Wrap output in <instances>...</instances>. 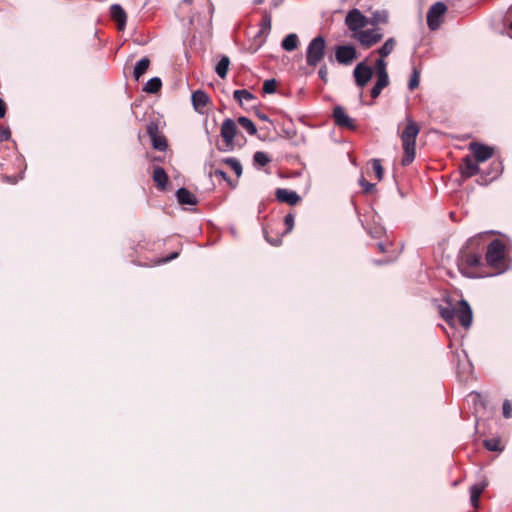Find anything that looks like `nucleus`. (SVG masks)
<instances>
[{
  "label": "nucleus",
  "instance_id": "f257e3e1",
  "mask_svg": "<svg viewBox=\"0 0 512 512\" xmlns=\"http://www.w3.org/2000/svg\"><path fill=\"white\" fill-rule=\"evenodd\" d=\"M407 124L402 133L400 134L404 156L401 160L403 166L410 165L416 155V138L419 134L420 127L410 117L406 118Z\"/></svg>",
  "mask_w": 512,
  "mask_h": 512
},
{
  "label": "nucleus",
  "instance_id": "f03ea898",
  "mask_svg": "<svg viewBox=\"0 0 512 512\" xmlns=\"http://www.w3.org/2000/svg\"><path fill=\"white\" fill-rule=\"evenodd\" d=\"M485 260L488 266L498 270L496 275L502 274L509 269L506 263V246L502 240L494 239L489 243Z\"/></svg>",
  "mask_w": 512,
  "mask_h": 512
},
{
  "label": "nucleus",
  "instance_id": "7ed1b4c3",
  "mask_svg": "<svg viewBox=\"0 0 512 512\" xmlns=\"http://www.w3.org/2000/svg\"><path fill=\"white\" fill-rule=\"evenodd\" d=\"M326 50V40L319 35L314 37L306 49V63L310 67H316L324 58Z\"/></svg>",
  "mask_w": 512,
  "mask_h": 512
},
{
  "label": "nucleus",
  "instance_id": "20e7f679",
  "mask_svg": "<svg viewBox=\"0 0 512 512\" xmlns=\"http://www.w3.org/2000/svg\"><path fill=\"white\" fill-rule=\"evenodd\" d=\"M481 264V256L476 253H463L458 259V269L467 278H476L477 275L471 269L479 267Z\"/></svg>",
  "mask_w": 512,
  "mask_h": 512
},
{
  "label": "nucleus",
  "instance_id": "39448f33",
  "mask_svg": "<svg viewBox=\"0 0 512 512\" xmlns=\"http://www.w3.org/2000/svg\"><path fill=\"white\" fill-rule=\"evenodd\" d=\"M237 133V126L234 120L227 118L221 125V136L225 142L223 148H219L220 151L229 152L234 149V138Z\"/></svg>",
  "mask_w": 512,
  "mask_h": 512
},
{
  "label": "nucleus",
  "instance_id": "423d86ee",
  "mask_svg": "<svg viewBox=\"0 0 512 512\" xmlns=\"http://www.w3.org/2000/svg\"><path fill=\"white\" fill-rule=\"evenodd\" d=\"M345 24L350 31H352L354 34H357L367 26L368 19L361 13L360 10L354 8L347 13Z\"/></svg>",
  "mask_w": 512,
  "mask_h": 512
},
{
  "label": "nucleus",
  "instance_id": "0eeeda50",
  "mask_svg": "<svg viewBox=\"0 0 512 512\" xmlns=\"http://www.w3.org/2000/svg\"><path fill=\"white\" fill-rule=\"evenodd\" d=\"M447 11V7L443 2L434 3L427 12V25L430 30H437L441 23V18Z\"/></svg>",
  "mask_w": 512,
  "mask_h": 512
},
{
  "label": "nucleus",
  "instance_id": "6e6552de",
  "mask_svg": "<svg viewBox=\"0 0 512 512\" xmlns=\"http://www.w3.org/2000/svg\"><path fill=\"white\" fill-rule=\"evenodd\" d=\"M353 38L358 40L364 48H370L382 40L383 34L379 29H362L357 34H353Z\"/></svg>",
  "mask_w": 512,
  "mask_h": 512
},
{
  "label": "nucleus",
  "instance_id": "1a4fd4ad",
  "mask_svg": "<svg viewBox=\"0 0 512 512\" xmlns=\"http://www.w3.org/2000/svg\"><path fill=\"white\" fill-rule=\"evenodd\" d=\"M357 58L356 48L351 45H339L335 49V60L342 65H350Z\"/></svg>",
  "mask_w": 512,
  "mask_h": 512
},
{
  "label": "nucleus",
  "instance_id": "9d476101",
  "mask_svg": "<svg viewBox=\"0 0 512 512\" xmlns=\"http://www.w3.org/2000/svg\"><path fill=\"white\" fill-rule=\"evenodd\" d=\"M373 70L365 62L358 63L353 70L355 84L359 88H363L372 79Z\"/></svg>",
  "mask_w": 512,
  "mask_h": 512
},
{
  "label": "nucleus",
  "instance_id": "9b49d317",
  "mask_svg": "<svg viewBox=\"0 0 512 512\" xmlns=\"http://www.w3.org/2000/svg\"><path fill=\"white\" fill-rule=\"evenodd\" d=\"M469 150L473 153L476 162L479 163L487 161L494 154V149L491 146L479 142H471L469 144Z\"/></svg>",
  "mask_w": 512,
  "mask_h": 512
},
{
  "label": "nucleus",
  "instance_id": "f8f14e48",
  "mask_svg": "<svg viewBox=\"0 0 512 512\" xmlns=\"http://www.w3.org/2000/svg\"><path fill=\"white\" fill-rule=\"evenodd\" d=\"M146 132L151 138L152 147L158 151H165L167 149V141L163 136L158 135V125L150 122L146 127Z\"/></svg>",
  "mask_w": 512,
  "mask_h": 512
},
{
  "label": "nucleus",
  "instance_id": "ddd939ff",
  "mask_svg": "<svg viewBox=\"0 0 512 512\" xmlns=\"http://www.w3.org/2000/svg\"><path fill=\"white\" fill-rule=\"evenodd\" d=\"M455 315L457 316L460 324L468 329L472 324V309L469 305V303L461 299L459 301V306L457 309H455Z\"/></svg>",
  "mask_w": 512,
  "mask_h": 512
},
{
  "label": "nucleus",
  "instance_id": "4468645a",
  "mask_svg": "<svg viewBox=\"0 0 512 512\" xmlns=\"http://www.w3.org/2000/svg\"><path fill=\"white\" fill-rule=\"evenodd\" d=\"M333 119L335 124L341 128H347L350 130H355L356 125L354 120L351 119L347 113L345 112L342 106H336L333 109Z\"/></svg>",
  "mask_w": 512,
  "mask_h": 512
},
{
  "label": "nucleus",
  "instance_id": "2eb2a0df",
  "mask_svg": "<svg viewBox=\"0 0 512 512\" xmlns=\"http://www.w3.org/2000/svg\"><path fill=\"white\" fill-rule=\"evenodd\" d=\"M479 162H476L470 155H466L462 159V163L460 165L461 176L464 179L470 178L480 173V168L478 165Z\"/></svg>",
  "mask_w": 512,
  "mask_h": 512
},
{
  "label": "nucleus",
  "instance_id": "dca6fc26",
  "mask_svg": "<svg viewBox=\"0 0 512 512\" xmlns=\"http://www.w3.org/2000/svg\"><path fill=\"white\" fill-rule=\"evenodd\" d=\"M275 196L278 201L289 205H295L300 201V196L297 192L285 188L276 189Z\"/></svg>",
  "mask_w": 512,
  "mask_h": 512
},
{
  "label": "nucleus",
  "instance_id": "f3484780",
  "mask_svg": "<svg viewBox=\"0 0 512 512\" xmlns=\"http://www.w3.org/2000/svg\"><path fill=\"white\" fill-rule=\"evenodd\" d=\"M110 15L111 18L117 23V27L119 30H124L127 20V15L119 4H113L110 7Z\"/></svg>",
  "mask_w": 512,
  "mask_h": 512
},
{
  "label": "nucleus",
  "instance_id": "a211bd4d",
  "mask_svg": "<svg viewBox=\"0 0 512 512\" xmlns=\"http://www.w3.org/2000/svg\"><path fill=\"white\" fill-rule=\"evenodd\" d=\"M176 198L181 205H196L198 203L197 197L184 187L176 191Z\"/></svg>",
  "mask_w": 512,
  "mask_h": 512
},
{
  "label": "nucleus",
  "instance_id": "6ab92c4d",
  "mask_svg": "<svg viewBox=\"0 0 512 512\" xmlns=\"http://www.w3.org/2000/svg\"><path fill=\"white\" fill-rule=\"evenodd\" d=\"M191 100L195 110L198 112H202V110L206 107L209 101V97L204 91L197 90L192 93Z\"/></svg>",
  "mask_w": 512,
  "mask_h": 512
},
{
  "label": "nucleus",
  "instance_id": "aec40b11",
  "mask_svg": "<svg viewBox=\"0 0 512 512\" xmlns=\"http://www.w3.org/2000/svg\"><path fill=\"white\" fill-rule=\"evenodd\" d=\"M152 178L158 189L164 190L166 188L168 175L162 167L157 166L154 168Z\"/></svg>",
  "mask_w": 512,
  "mask_h": 512
},
{
  "label": "nucleus",
  "instance_id": "412c9836",
  "mask_svg": "<svg viewBox=\"0 0 512 512\" xmlns=\"http://www.w3.org/2000/svg\"><path fill=\"white\" fill-rule=\"evenodd\" d=\"M439 314L449 325H453L455 318V308L450 301H447L445 305H439Z\"/></svg>",
  "mask_w": 512,
  "mask_h": 512
},
{
  "label": "nucleus",
  "instance_id": "4be33fe9",
  "mask_svg": "<svg viewBox=\"0 0 512 512\" xmlns=\"http://www.w3.org/2000/svg\"><path fill=\"white\" fill-rule=\"evenodd\" d=\"M487 483L482 482L470 487V501L473 507H478L479 497L486 488Z\"/></svg>",
  "mask_w": 512,
  "mask_h": 512
},
{
  "label": "nucleus",
  "instance_id": "5701e85b",
  "mask_svg": "<svg viewBox=\"0 0 512 512\" xmlns=\"http://www.w3.org/2000/svg\"><path fill=\"white\" fill-rule=\"evenodd\" d=\"M150 65V60L148 57L141 58L135 65L133 71V77L136 81H138L143 74L148 70Z\"/></svg>",
  "mask_w": 512,
  "mask_h": 512
},
{
  "label": "nucleus",
  "instance_id": "b1692460",
  "mask_svg": "<svg viewBox=\"0 0 512 512\" xmlns=\"http://www.w3.org/2000/svg\"><path fill=\"white\" fill-rule=\"evenodd\" d=\"M299 39L295 33H290L284 37L281 42V47L288 52L295 50L298 47Z\"/></svg>",
  "mask_w": 512,
  "mask_h": 512
},
{
  "label": "nucleus",
  "instance_id": "393cba45",
  "mask_svg": "<svg viewBox=\"0 0 512 512\" xmlns=\"http://www.w3.org/2000/svg\"><path fill=\"white\" fill-rule=\"evenodd\" d=\"M389 85V77L385 76H377V81L375 85L372 87L370 94L372 98H377L382 90Z\"/></svg>",
  "mask_w": 512,
  "mask_h": 512
},
{
  "label": "nucleus",
  "instance_id": "a878e982",
  "mask_svg": "<svg viewBox=\"0 0 512 512\" xmlns=\"http://www.w3.org/2000/svg\"><path fill=\"white\" fill-rule=\"evenodd\" d=\"M230 65V59L228 56L223 55L215 67L217 75L224 79L227 76L228 68Z\"/></svg>",
  "mask_w": 512,
  "mask_h": 512
},
{
  "label": "nucleus",
  "instance_id": "bb28decb",
  "mask_svg": "<svg viewBox=\"0 0 512 512\" xmlns=\"http://www.w3.org/2000/svg\"><path fill=\"white\" fill-rule=\"evenodd\" d=\"M162 87V81L159 77L149 79L143 87V91L149 94L157 93Z\"/></svg>",
  "mask_w": 512,
  "mask_h": 512
},
{
  "label": "nucleus",
  "instance_id": "cd10ccee",
  "mask_svg": "<svg viewBox=\"0 0 512 512\" xmlns=\"http://www.w3.org/2000/svg\"><path fill=\"white\" fill-rule=\"evenodd\" d=\"M395 46H396L395 39L392 37L388 38L385 41V43L378 49V53L382 58L387 57L393 52Z\"/></svg>",
  "mask_w": 512,
  "mask_h": 512
},
{
  "label": "nucleus",
  "instance_id": "c85d7f7f",
  "mask_svg": "<svg viewBox=\"0 0 512 512\" xmlns=\"http://www.w3.org/2000/svg\"><path fill=\"white\" fill-rule=\"evenodd\" d=\"M239 125L244 128L249 135H255L257 133V128L255 124L245 116H241L238 118Z\"/></svg>",
  "mask_w": 512,
  "mask_h": 512
},
{
  "label": "nucleus",
  "instance_id": "c756f323",
  "mask_svg": "<svg viewBox=\"0 0 512 512\" xmlns=\"http://www.w3.org/2000/svg\"><path fill=\"white\" fill-rule=\"evenodd\" d=\"M233 97L239 104H242L243 100L251 101L255 99V96L246 89L235 90L233 93Z\"/></svg>",
  "mask_w": 512,
  "mask_h": 512
},
{
  "label": "nucleus",
  "instance_id": "7c9ffc66",
  "mask_svg": "<svg viewBox=\"0 0 512 512\" xmlns=\"http://www.w3.org/2000/svg\"><path fill=\"white\" fill-rule=\"evenodd\" d=\"M253 161L255 165L263 167L271 161V158L267 153L263 151H257L253 155Z\"/></svg>",
  "mask_w": 512,
  "mask_h": 512
},
{
  "label": "nucleus",
  "instance_id": "2f4dec72",
  "mask_svg": "<svg viewBox=\"0 0 512 512\" xmlns=\"http://www.w3.org/2000/svg\"><path fill=\"white\" fill-rule=\"evenodd\" d=\"M223 162L229 165L238 177L242 175V165L236 158L228 157L223 159Z\"/></svg>",
  "mask_w": 512,
  "mask_h": 512
},
{
  "label": "nucleus",
  "instance_id": "473e14b6",
  "mask_svg": "<svg viewBox=\"0 0 512 512\" xmlns=\"http://www.w3.org/2000/svg\"><path fill=\"white\" fill-rule=\"evenodd\" d=\"M484 446L489 451L500 452L503 450V447H501V442L497 438L484 440Z\"/></svg>",
  "mask_w": 512,
  "mask_h": 512
},
{
  "label": "nucleus",
  "instance_id": "72a5a7b5",
  "mask_svg": "<svg viewBox=\"0 0 512 512\" xmlns=\"http://www.w3.org/2000/svg\"><path fill=\"white\" fill-rule=\"evenodd\" d=\"M388 21V13L384 10H377L372 13L371 24L386 23Z\"/></svg>",
  "mask_w": 512,
  "mask_h": 512
},
{
  "label": "nucleus",
  "instance_id": "f704fd0d",
  "mask_svg": "<svg viewBox=\"0 0 512 512\" xmlns=\"http://www.w3.org/2000/svg\"><path fill=\"white\" fill-rule=\"evenodd\" d=\"M375 68L377 76L389 77L387 72V63L382 57L376 60Z\"/></svg>",
  "mask_w": 512,
  "mask_h": 512
},
{
  "label": "nucleus",
  "instance_id": "c9c22d12",
  "mask_svg": "<svg viewBox=\"0 0 512 512\" xmlns=\"http://www.w3.org/2000/svg\"><path fill=\"white\" fill-rule=\"evenodd\" d=\"M420 83V72L416 69L413 70V73L410 77V80L408 82V88L409 90H414L419 86Z\"/></svg>",
  "mask_w": 512,
  "mask_h": 512
},
{
  "label": "nucleus",
  "instance_id": "e433bc0d",
  "mask_svg": "<svg viewBox=\"0 0 512 512\" xmlns=\"http://www.w3.org/2000/svg\"><path fill=\"white\" fill-rule=\"evenodd\" d=\"M277 82L275 79H267L263 84V92L266 94H272L276 91Z\"/></svg>",
  "mask_w": 512,
  "mask_h": 512
},
{
  "label": "nucleus",
  "instance_id": "4c0bfd02",
  "mask_svg": "<svg viewBox=\"0 0 512 512\" xmlns=\"http://www.w3.org/2000/svg\"><path fill=\"white\" fill-rule=\"evenodd\" d=\"M373 171L375 172L378 180H382L383 178V167L381 164V161L379 159H372L371 160Z\"/></svg>",
  "mask_w": 512,
  "mask_h": 512
},
{
  "label": "nucleus",
  "instance_id": "58836bf2",
  "mask_svg": "<svg viewBox=\"0 0 512 512\" xmlns=\"http://www.w3.org/2000/svg\"><path fill=\"white\" fill-rule=\"evenodd\" d=\"M214 174L215 176H219L221 177L223 180H225L228 185L231 187V188H235L236 187V183H233L230 178L228 177V175L226 174V172H224L223 170L221 169H215L214 171H211L210 172V175Z\"/></svg>",
  "mask_w": 512,
  "mask_h": 512
},
{
  "label": "nucleus",
  "instance_id": "ea45409f",
  "mask_svg": "<svg viewBox=\"0 0 512 512\" xmlns=\"http://www.w3.org/2000/svg\"><path fill=\"white\" fill-rule=\"evenodd\" d=\"M264 237L265 240L272 246H278L282 242V236L276 235L275 237H271L266 229H264Z\"/></svg>",
  "mask_w": 512,
  "mask_h": 512
},
{
  "label": "nucleus",
  "instance_id": "a19ab883",
  "mask_svg": "<svg viewBox=\"0 0 512 512\" xmlns=\"http://www.w3.org/2000/svg\"><path fill=\"white\" fill-rule=\"evenodd\" d=\"M284 224L286 225V231L282 235L288 234L292 231L294 227V215L291 213L285 215Z\"/></svg>",
  "mask_w": 512,
  "mask_h": 512
},
{
  "label": "nucleus",
  "instance_id": "79ce46f5",
  "mask_svg": "<svg viewBox=\"0 0 512 512\" xmlns=\"http://www.w3.org/2000/svg\"><path fill=\"white\" fill-rule=\"evenodd\" d=\"M470 396L473 397L476 412H478V406H480L482 409H485V403L483 402L479 393L473 392L470 394Z\"/></svg>",
  "mask_w": 512,
  "mask_h": 512
},
{
  "label": "nucleus",
  "instance_id": "37998d69",
  "mask_svg": "<svg viewBox=\"0 0 512 512\" xmlns=\"http://www.w3.org/2000/svg\"><path fill=\"white\" fill-rule=\"evenodd\" d=\"M502 413L507 419L512 417V403L509 400L503 402Z\"/></svg>",
  "mask_w": 512,
  "mask_h": 512
},
{
  "label": "nucleus",
  "instance_id": "c03bdc74",
  "mask_svg": "<svg viewBox=\"0 0 512 512\" xmlns=\"http://www.w3.org/2000/svg\"><path fill=\"white\" fill-rule=\"evenodd\" d=\"M359 184L363 187L365 193H371L375 189V184L366 181L364 178L359 180Z\"/></svg>",
  "mask_w": 512,
  "mask_h": 512
},
{
  "label": "nucleus",
  "instance_id": "a18cd8bd",
  "mask_svg": "<svg viewBox=\"0 0 512 512\" xmlns=\"http://www.w3.org/2000/svg\"><path fill=\"white\" fill-rule=\"evenodd\" d=\"M11 137V131L8 127L0 126V142L9 140Z\"/></svg>",
  "mask_w": 512,
  "mask_h": 512
},
{
  "label": "nucleus",
  "instance_id": "49530a36",
  "mask_svg": "<svg viewBox=\"0 0 512 512\" xmlns=\"http://www.w3.org/2000/svg\"><path fill=\"white\" fill-rule=\"evenodd\" d=\"M271 29V15L265 12L263 16L262 30L261 31H269Z\"/></svg>",
  "mask_w": 512,
  "mask_h": 512
},
{
  "label": "nucleus",
  "instance_id": "de8ad7c7",
  "mask_svg": "<svg viewBox=\"0 0 512 512\" xmlns=\"http://www.w3.org/2000/svg\"><path fill=\"white\" fill-rule=\"evenodd\" d=\"M318 75L322 81L327 82L328 68L325 64L319 68Z\"/></svg>",
  "mask_w": 512,
  "mask_h": 512
},
{
  "label": "nucleus",
  "instance_id": "09e8293b",
  "mask_svg": "<svg viewBox=\"0 0 512 512\" xmlns=\"http://www.w3.org/2000/svg\"><path fill=\"white\" fill-rule=\"evenodd\" d=\"M179 253L178 252H173L171 253L168 257H165V258H162L158 261V263H167L171 260H174L178 257Z\"/></svg>",
  "mask_w": 512,
  "mask_h": 512
},
{
  "label": "nucleus",
  "instance_id": "8fccbe9b",
  "mask_svg": "<svg viewBox=\"0 0 512 512\" xmlns=\"http://www.w3.org/2000/svg\"><path fill=\"white\" fill-rule=\"evenodd\" d=\"M6 114V104L2 98H0V118H3Z\"/></svg>",
  "mask_w": 512,
  "mask_h": 512
},
{
  "label": "nucleus",
  "instance_id": "3c124183",
  "mask_svg": "<svg viewBox=\"0 0 512 512\" xmlns=\"http://www.w3.org/2000/svg\"><path fill=\"white\" fill-rule=\"evenodd\" d=\"M495 170H496V173H495V175L492 177V179L497 178V177H498V175L502 172L501 163L496 164V168H495Z\"/></svg>",
  "mask_w": 512,
  "mask_h": 512
},
{
  "label": "nucleus",
  "instance_id": "603ef678",
  "mask_svg": "<svg viewBox=\"0 0 512 512\" xmlns=\"http://www.w3.org/2000/svg\"><path fill=\"white\" fill-rule=\"evenodd\" d=\"M477 183L480 185H487L488 180H487L486 176L481 175L480 179L477 180Z\"/></svg>",
  "mask_w": 512,
  "mask_h": 512
},
{
  "label": "nucleus",
  "instance_id": "864d4df0",
  "mask_svg": "<svg viewBox=\"0 0 512 512\" xmlns=\"http://www.w3.org/2000/svg\"><path fill=\"white\" fill-rule=\"evenodd\" d=\"M257 116L259 117L260 120L262 121H270L268 115L264 114V113H261V112H258L257 113Z\"/></svg>",
  "mask_w": 512,
  "mask_h": 512
},
{
  "label": "nucleus",
  "instance_id": "5fc2aeb1",
  "mask_svg": "<svg viewBox=\"0 0 512 512\" xmlns=\"http://www.w3.org/2000/svg\"><path fill=\"white\" fill-rule=\"evenodd\" d=\"M477 238V236L470 238L466 243V247L468 248Z\"/></svg>",
  "mask_w": 512,
  "mask_h": 512
},
{
  "label": "nucleus",
  "instance_id": "6e6d98bb",
  "mask_svg": "<svg viewBox=\"0 0 512 512\" xmlns=\"http://www.w3.org/2000/svg\"><path fill=\"white\" fill-rule=\"evenodd\" d=\"M378 248H379V250H380L381 252H385V246H384V244H383V243H379V244H378Z\"/></svg>",
  "mask_w": 512,
  "mask_h": 512
},
{
  "label": "nucleus",
  "instance_id": "4d7b16f0",
  "mask_svg": "<svg viewBox=\"0 0 512 512\" xmlns=\"http://www.w3.org/2000/svg\"><path fill=\"white\" fill-rule=\"evenodd\" d=\"M265 0H254V4L258 5V4H262Z\"/></svg>",
  "mask_w": 512,
  "mask_h": 512
},
{
  "label": "nucleus",
  "instance_id": "13d9d810",
  "mask_svg": "<svg viewBox=\"0 0 512 512\" xmlns=\"http://www.w3.org/2000/svg\"><path fill=\"white\" fill-rule=\"evenodd\" d=\"M183 3H185V4H191V3H192V0H183Z\"/></svg>",
  "mask_w": 512,
  "mask_h": 512
},
{
  "label": "nucleus",
  "instance_id": "bf43d9fd",
  "mask_svg": "<svg viewBox=\"0 0 512 512\" xmlns=\"http://www.w3.org/2000/svg\"><path fill=\"white\" fill-rule=\"evenodd\" d=\"M279 5V2H274L273 6L277 7Z\"/></svg>",
  "mask_w": 512,
  "mask_h": 512
},
{
  "label": "nucleus",
  "instance_id": "052dcab7",
  "mask_svg": "<svg viewBox=\"0 0 512 512\" xmlns=\"http://www.w3.org/2000/svg\"><path fill=\"white\" fill-rule=\"evenodd\" d=\"M486 233L485 232H482V234H479L477 237H482V235H485Z\"/></svg>",
  "mask_w": 512,
  "mask_h": 512
},
{
  "label": "nucleus",
  "instance_id": "680f3d73",
  "mask_svg": "<svg viewBox=\"0 0 512 512\" xmlns=\"http://www.w3.org/2000/svg\"><path fill=\"white\" fill-rule=\"evenodd\" d=\"M370 234L372 235V237H375L376 232H373V233H372V232H370Z\"/></svg>",
  "mask_w": 512,
  "mask_h": 512
},
{
  "label": "nucleus",
  "instance_id": "e2e57ef3",
  "mask_svg": "<svg viewBox=\"0 0 512 512\" xmlns=\"http://www.w3.org/2000/svg\"><path fill=\"white\" fill-rule=\"evenodd\" d=\"M370 234L372 235V237H375L376 232H373V233H372V232H370Z\"/></svg>",
  "mask_w": 512,
  "mask_h": 512
},
{
  "label": "nucleus",
  "instance_id": "0e129e2a",
  "mask_svg": "<svg viewBox=\"0 0 512 512\" xmlns=\"http://www.w3.org/2000/svg\"><path fill=\"white\" fill-rule=\"evenodd\" d=\"M510 29L512 30V21H511V24H510Z\"/></svg>",
  "mask_w": 512,
  "mask_h": 512
}]
</instances>
